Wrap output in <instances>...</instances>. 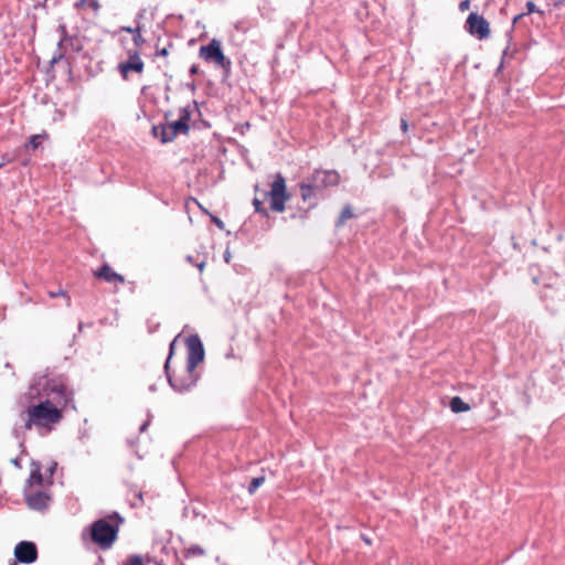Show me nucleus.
<instances>
[{
    "label": "nucleus",
    "mask_w": 565,
    "mask_h": 565,
    "mask_svg": "<svg viewBox=\"0 0 565 565\" xmlns=\"http://www.w3.org/2000/svg\"><path fill=\"white\" fill-rule=\"evenodd\" d=\"M38 395L39 390L36 387H30L29 392L23 397L29 405L21 412L20 418L23 420L24 430L38 428L50 431L62 420L63 413L62 409L50 399L32 404L33 398Z\"/></svg>",
    "instance_id": "1"
},
{
    "label": "nucleus",
    "mask_w": 565,
    "mask_h": 565,
    "mask_svg": "<svg viewBox=\"0 0 565 565\" xmlns=\"http://www.w3.org/2000/svg\"><path fill=\"white\" fill-rule=\"evenodd\" d=\"M122 31L129 33L130 38H122L121 42L126 49V57L118 64V71L124 79H129L131 73H141V57L139 49L140 26L135 30L122 28Z\"/></svg>",
    "instance_id": "2"
},
{
    "label": "nucleus",
    "mask_w": 565,
    "mask_h": 565,
    "mask_svg": "<svg viewBox=\"0 0 565 565\" xmlns=\"http://www.w3.org/2000/svg\"><path fill=\"white\" fill-rule=\"evenodd\" d=\"M188 349V366H186V383L179 382V377H170L171 386L183 392L192 387L196 381V376L193 373L195 366L204 360V348L198 335H190L186 339Z\"/></svg>",
    "instance_id": "3"
},
{
    "label": "nucleus",
    "mask_w": 565,
    "mask_h": 565,
    "mask_svg": "<svg viewBox=\"0 0 565 565\" xmlns=\"http://www.w3.org/2000/svg\"><path fill=\"white\" fill-rule=\"evenodd\" d=\"M117 533L118 525L113 523L111 516L95 521L89 529L92 542L103 550H107L114 544Z\"/></svg>",
    "instance_id": "4"
},
{
    "label": "nucleus",
    "mask_w": 565,
    "mask_h": 565,
    "mask_svg": "<svg viewBox=\"0 0 565 565\" xmlns=\"http://www.w3.org/2000/svg\"><path fill=\"white\" fill-rule=\"evenodd\" d=\"M268 195L270 198V207L274 211L282 212L285 210V202L289 199V195L286 192L284 178L280 175L276 178L271 184Z\"/></svg>",
    "instance_id": "5"
},
{
    "label": "nucleus",
    "mask_w": 565,
    "mask_h": 565,
    "mask_svg": "<svg viewBox=\"0 0 565 565\" xmlns=\"http://www.w3.org/2000/svg\"><path fill=\"white\" fill-rule=\"evenodd\" d=\"M200 54L206 61H213L218 66L223 67L224 70H228L231 66V62L225 57V55L221 49L220 41H217L215 39L212 40L209 45L202 46L200 49Z\"/></svg>",
    "instance_id": "6"
},
{
    "label": "nucleus",
    "mask_w": 565,
    "mask_h": 565,
    "mask_svg": "<svg viewBox=\"0 0 565 565\" xmlns=\"http://www.w3.org/2000/svg\"><path fill=\"white\" fill-rule=\"evenodd\" d=\"M45 388L49 393L56 394V398L53 403L61 409L66 407L72 398V392L68 391L67 386L62 381L52 380L46 383Z\"/></svg>",
    "instance_id": "7"
},
{
    "label": "nucleus",
    "mask_w": 565,
    "mask_h": 565,
    "mask_svg": "<svg viewBox=\"0 0 565 565\" xmlns=\"http://www.w3.org/2000/svg\"><path fill=\"white\" fill-rule=\"evenodd\" d=\"M14 556L18 562L31 564L38 559V548L33 542L22 541L14 547Z\"/></svg>",
    "instance_id": "8"
},
{
    "label": "nucleus",
    "mask_w": 565,
    "mask_h": 565,
    "mask_svg": "<svg viewBox=\"0 0 565 565\" xmlns=\"http://www.w3.org/2000/svg\"><path fill=\"white\" fill-rule=\"evenodd\" d=\"M468 31L471 35H476L482 40L489 36L490 26L486 19L477 13H470L467 19Z\"/></svg>",
    "instance_id": "9"
},
{
    "label": "nucleus",
    "mask_w": 565,
    "mask_h": 565,
    "mask_svg": "<svg viewBox=\"0 0 565 565\" xmlns=\"http://www.w3.org/2000/svg\"><path fill=\"white\" fill-rule=\"evenodd\" d=\"M189 117H190V111L186 108H183L180 113V118L168 124L169 131L171 132V135H173L175 137L178 134H186L189 130V127L186 124Z\"/></svg>",
    "instance_id": "10"
},
{
    "label": "nucleus",
    "mask_w": 565,
    "mask_h": 565,
    "mask_svg": "<svg viewBox=\"0 0 565 565\" xmlns=\"http://www.w3.org/2000/svg\"><path fill=\"white\" fill-rule=\"evenodd\" d=\"M49 501L50 497L41 490L26 494L28 505L34 510H44L47 507Z\"/></svg>",
    "instance_id": "11"
},
{
    "label": "nucleus",
    "mask_w": 565,
    "mask_h": 565,
    "mask_svg": "<svg viewBox=\"0 0 565 565\" xmlns=\"http://www.w3.org/2000/svg\"><path fill=\"white\" fill-rule=\"evenodd\" d=\"M95 277L99 278V279H103L105 281H108V282H122L124 281V278L115 273L113 270V268L105 264L100 267V269H98L97 271L94 273Z\"/></svg>",
    "instance_id": "12"
},
{
    "label": "nucleus",
    "mask_w": 565,
    "mask_h": 565,
    "mask_svg": "<svg viewBox=\"0 0 565 565\" xmlns=\"http://www.w3.org/2000/svg\"><path fill=\"white\" fill-rule=\"evenodd\" d=\"M44 484V478L41 471V465L33 462L31 465V472L28 478V486L32 487H42Z\"/></svg>",
    "instance_id": "13"
},
{
    "label": "nucleus",
    "mask_w": 565,
    "mask_h": 565,
    "mask_svg": "<svg viewBox=\"0 0 565 565\" xmlns=\"http://www.w3.org/2000/svg\"><path fill=\"white\" fill-rule=\"evenodd\" d=\"M449 406L454 413H465L470 411V406L458 396L450 399Z\"/></svg>",
    "instance_id": "14"
},
{
    "label": "nucleus",
    "mask_w": 565,
    "mask_h": 565,
    "mask_svg": "<svg viewBox=\"0 0 565 565\" xmlns=\"http://www.w3.org/2000/svg\"><path fill=\"white\" fill-rule=\"evenodd\" d=\"M47 137H49V135L45 131L42 134H39V135H33L30 137L29 142L25 143L24 147H25V149L31 148V149L35 150L41 146V140L46 139Z\"/></svg>",
    "instance_id": "15"
},
{
    "label": "nucleus",
    "mask_w": 565,
    "mask_h": 565,
    "mask_svg": "<svg viewBox=\"0 0 565 565\" xmlns=\"http://www.w3.org/2000/svg\"><path fill=\"white\" fill-rule=\"evenodd\" d=\"M204 555V550L199 545H193L186 550V557L202 556Z\"/></svg>",
    "instance_id": "16"
},
{
    "label": "nucleus",
    "mask_w": 565,
    "mask_h": 565,
    "mask_svg": "<svg viewBox=\"0 0 565 565\" xmlns=\"http://www.w3.org/2000/svg\"><path fill=\"white\" fill-rule=\"evenodd\" d=\"M264 482H265V477L254 478L248 488V492L250 494H253Z\"/></svg>",
    "instance_id": "17"
},
{
    "label": "nucleus",
    "mask_w": 565,
    "mask_h": 565,
    "mask_svg": "<svg viewBox=\"0 0 565 565\" xmlns=\"http://www.w3.org/2000/svg\"><path fill=\"white\" fill-rule=\"evenodd\" d=\"M160 131H161V141L162 142H168V141H171L173 140L174 136L171 135V132L169 131V126H164L162 128H160Z\"/></svg>",
    "instance_id": "18"
},
{
    "label": "nucleus",
    "mask_w": 565,
    "mask_h": 565,
    "mask_svg": "<svg viewBox=\"0 0 565 565\" xmlns=\"http://www.w3.org/2000/svg\"><path fill=\"white\" fill-rule=\"evenodd\" d=\"M353 216L352 211L349 207H344L338 221V225H342L348 218Z\"/></svg>",
    "instance_id": "19"
},
{
    "label": "nucleus",
    "mask_w": 565,
    "mask_h": 565,
    "mask_svg": "<svg viewBox=\"0 0 565 565\" xmlns=\"http://www.w3.org/2000/svg\"><path fill=\"white\" fill-rule=\"evenodd\" d=\"M49 296L51 298L65 297L67 299V302H70V297L67 296L66 291L62 288H58V290L56 291H49Z\"/></svg>",
    "instance_id": "20"
},
{
    "label": "nucleus",
    "mask_w": 565,
    "mask_h": 565,
    "mask_svg": "<svg viewBox=\"0 0 565 565\" xmlns=\"http://www.w3.org/2000/svg\"><path fill=\"white\" fill-rule=\"evenodd\" d=\"M125 565H141V556L140 555H132L130 556Z\"/></svg>",
    "instance_id": "21"
},
{
    "label": "nucleus",
    "mask_w": 565,
    "mask_h": 565,
    "mask_svg": "<svg viewBox=\"0 0 565 565\" xmlns=\"http://www.w3.org/2000/svg\"><path fill=\"white\" fill-rule=\"evenodd\" d=\"M324 177L327 178V184H337L338 175L333 172H326Z\"/></svg>",
    "instance_id": "22"
},
{
    "label": "nucleus",
    "mask_w": 565,
    "mask_h": 565,
    "mask_svg": "<svg viewBox=\"0 0 565 565\" xmlns=\"http://www.w3.org/2000/svg\"><path fill=\"white\" fill-rule=\"evenodd\" d=\"M13 160H14V158H13V157H10L8 153H4V154L2 156V161L0 162V169H1L2 167H4L6 164H8V163L12 162Z\"/></svg>",
    "instance_id": "23"
},
{
    "label": "nucleus",
    "mask_w": 565,
    "mask_h": 565,
    "mask_svg": "<svg viewBox=\"0 0 565 565\" xmlns=\"http://www.w3.org/2000/svg\"><path fill=\"white\" fill-rule=\"evenodd\" d=\"M526 8H527V12L529 13H532V12H540V13H542V11H540L532 1H529L526 3Z\"/></svg>",
    "instance_id": "24"
},
{
    "label": "nucleus",
    "mask_w": 565,
    "mask_h": 565,
    "mask_svg": "<svg viewBox=\"0 0 565 565\" xmlns=\"http://www.w3.org/2000/svg\"><path fill=\"white\" fill-rule=\"evenodd\" d=\"M211 218L212 221L214 222V224L220 228V230H224L225 225H224V222L221 221L218 217L214 216V215H211Z\"/></svg>",
    "instance_id": "25"
},
{
    "label": "nucleus",
    "mask_w": 565,
    "mask_h": 565,
    "mask_svg": "<svg viewBox=\"0 0 565 565\" xmlns=\"http://www.w3.org/2000/svg\"><path fill=\"white\" fill-rule=\"evenodd\" d=\"M170 377H179V382L181 383H186V369L182 372V374H178V375H169V379Z\"/></svg>",
    "instance_id": "26"
},
{
    "label": "nucleus",
    "mask_w": 565,
    "mask_h": 565,
    "mask_svg": "<svg viewBox=\"0 0 565 565\" xmlns=\"http://www.w3.org/2000/svg\"><path fill=\"white\" fill-rule=\"evenodd\" d=\"M459 8H460L461 11L468 10L470 8V0L462 1L459 4Z\"/></svg>",
    "instance_id": "27"
},
{
    "label": "nucleus",
    "mask_w": 565,
    "mask_h": 565,
    "mask_svg": "<svg viewBox=\"0 0 565 565\" xmlns=\"http://www.w3.org/2000/svg\"><path fill=\"white\" fill-rule=\"evenodd\" d=\"M260 204H262V202H260L258 199H255V200H254V205H255V207H256V210H257V211H259V210H260Z\"/></svg>",
    "instance_id": "28"
},
{
    "label": "nucleus",
    "mask_w": 565,
    "mask_h": 565,
    "mask_svg": "<svg viewBox=\"0 0 565 565\" xmlns=\"http://www.w3.org/2000/svg\"><path fill=\"white\" fill-rule=\"evenodd\" d=\"M402 129H403L404 131H406V130H407V122H406V120H404V119L402 120Z\"/></svg>",
    "instance_id": "29"
},
{
    "label": "nucleus",
    "mask_w": 565,
    "mask_h": 565,
    "mask_svg": "<svg viewBox=\"0 0 565 565\" xmlns=\"http://www.w3.org/2000/svg\"><path fill=\"white\" fill-rule=\"evenodd\" d=\"M523 15L519 14L513 19V23H516Z\"/></svg>",
    "instance_id": "30"
},
{
    "label": "nucleus",
    "mask_w": 565,
    "mask_h": 565,
    "mask_svg": "<svg viewBox=\"0 0 565 565\" xmlns=\"http://www.w3.org/2000/svg\"><path fill=\"white\" fill-rule=\"evenodd\" d=\"M203 268H204V263H201V264L199 265V269L202 271V270H203Z\"/></svg>",
    "instance_id": "31"
},
{
    "label": "nucleus",
    "mask_w": 565,
    "mask_h": 565,
    "mask_svg": "<svg viewBox=\"0 0 565 565\" xmlns=\"http://www.w3.org/2000/svg\"><path fill=\"white\" fill-rule=\"evenodd\" d=\"M158 131H159V128H157V127H156V128L153 129V132H154V135H156V136L158 135Z\"/></svg>",
    "instance_id": "32"
},
{
    "label": "nucleus",
    "mask_w": 565,
    "mask_h": 565,
    "mask_svg": "<svg viewBox=\"0 0 565 565\" xmlns=\"http://www.w3.org/2000/svg\"><path fill=\"white\" fill-rule=\"evenodd\" d=\"M363 540L365 541V543H366V544H370V543H371V542H370V540H369V539H366V537H363Z\"/></svg>",
    "instance_id": "33"
},
{
    "label": "nucleus",
    "mask_w": 565,
    "mask_h": 565,
    "mask_svg": "<svg viewBox=\"0 0 565 565\" xmlns=\"http://www.w3.org/2000/svg\"><path fill=\"white\" fill-rule=\"evenodd\" d=\"M12 565H17V563H13Z\"/></svg>",
    "instance_id": "34"
}]
</instances>
